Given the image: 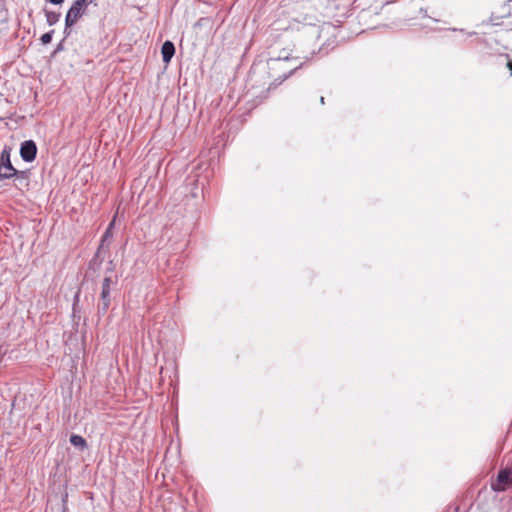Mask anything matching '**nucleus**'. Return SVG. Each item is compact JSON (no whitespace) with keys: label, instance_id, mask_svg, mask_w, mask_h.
<instances>
[{"label":"nucleus","instance_id":"nucleus-1","mask_svg":"<svg viewBox=\"0 0 512 512\" xmlns=\"http://www.w3.org/2000/svg\"><path fill=\"white\" fill-rule=\"evenodd\" d=\"M94 1L95 0H75L73 2L65 17V31L78 22L86 13L88 5Z\"/></svg>","mask_w":512,"mask_h":512},{"label":"nucleus","instance_id":"nucleus-2","mask_svg":"<svg viewBox=\"0 0 512 512\" xmlns=\"http://www.w3.org/2000/svg\"><path fill=\"white\" fill-rule=\"evenodd\" d=\"M111 278L105 277L101 286L100 303L98 305V312L105 314L109 309L111 303Z\"/></svg>","mask_w":512,"mask_h":512},{"label":"nucleus","instance_id":"nucleus-3","mask_svg":"<svg viewBox=\"0 0 512 512\" xmlns=\"http://www.w3.org/2000/svg\"><path fill=\"white\" fill-rule=\"evenodd\" d=\"M512 484V471L508 468L499 471L496 481L491 484V487L496 492L505 491L509 485Z\"/></svg>","mask_w":512,"mask_h":512},{"label":"nucleus","instance_id":"nucleus-4","mask_svg":"<svg viewBox=\"0 0 512 512\" xmlns=\"http://www.w3.org/2000/svg\"><path fill=\"white\" fill-rule=\"evenodd\" d=\"M37 146L33 140L24 141L20 147V156L25 162H32L36 158Z\"/></svg>","mask_w":512,"mask_h":512},{"label":"nucleus","instance_id":"nucleus-5","mask_svg":"<svg viewBox=\"0 0 512 512\" xmlns=\"http://www.w3.org/2000/svg\"><path fill=\"white\" fill-rule=\"evenodd\" d=\"M164 63H169L175 54V46L171 41H165L161 48Z\"/></svg>","mask_w":512,"mask_h":512},{"label":"nucleus","instance_id":"nucleus-6","mask_svg":"<svg viewBox=\"0 0 512 512\" xmlns=\"http://www.w3.org/2000/svg\"><path fill=\"white\" fill-rule=\"evenodd\" d=\"M24 172H20L16 170L13 165L11 166H5L0 165V180L3 179H10L16 175H22Z\"/></svg>","mask_w":512,"mask_h":512},{"label":"nucleus","instance_id":"nucleus-7","mask_svg":"<svg viewBox=\"0 0 512 512\" xmlns=\"http://www.w3.org/2000/svg\"><path fill=\"white\" fill-rule=\"evenodd\" d=\"M45 16H46L47 24L49 26H53L59 21V19L61 17V13L56 12V11L45 10Z\"/></svg>","mask_w":512,"mask_h":512},{"label":"nucleus","instance_id":"nucleus-8","mask_svg":"<svg viewBox=\"0 0 512 512\" xmlns=\"http://www.w3.org/2000/svg\"><path fill=\"white\" fill-rule=\"evenodd\" d=\"M70 443L75 446V447H79L81 449H84L87 447V443H86V440L80 436V435H76V434H73L71 435L70 437Z\"/></svg>","mask_w":512,"mask_h":512},{"label":"nucleus","instance_id":"nucleus-9","mask_svg":"<svg viewBox=\"0 0 512 512\" xmlns=\"http://www.w3.org/2000/svg\"><path fill=\"white\" fill-rule=\"evenodd\" d=\"M501 18L512 17V0H508L500 9Z\"/></svg>","mask_w":512,"mask_h":512},{"label":"nucleus","instance_id":"nucleus-10","mask_svg":"<svg viewBox=\"0 0 512 512\" xmlns=\"http://www.w3.org/2000/svg\"><path fill=\"white\" fill-rule=\"evenodd\" d=\"M0 165H5V166H11V161H10V151L7 150V149H4L1 153V158H0Z\"/></svg>","mask_w":512,"mask_h":512},{"label":"nucleus","instance_id":"nucleus-11","mask_svg":"<svg viewBox=\"0 0 512 512\" xmlns=\"http://www.w3.org/2000/svg\"><path fill=\"white\" fill-rule=\"evenodd\" d=\"M53 33H54V30H51V31H49V32H47V33H45V34H43V35L41 36V38H40L41 43H42L43 45H47V44H49V43L52 41Z\"/></svg>","mask_w":512,"mask_h":512},{"label":"nucleus","instance_id":"nucleus-12","mask_svg":"<svg viewBox=\"0 0 512 512\" xmlns=\"http://www.w3.org/2000/svg\"><path fill=\"white\" fill-rule=\"evenodd\" d=\"M113 225H114V220L112 222H110L108 228L106 229V231L102 237V243L100 245V248H102L104 246V242L111 236V230L113 228Z\"/></svg>","mask_w":512,"mask_h":512},{"label":"nucleus","instance_id":"nucleus-13","mask_svg":"<svg viewBox=\"0 0 512 512\" xmlns=\"http://www.w3.org/2000/svg\"><path fill=\"white\" fill-rule=\"evenodd\" d=\"M507 67H508V69L510 70V72H511V74H512V61H509V62L507 63Z\"/></svg>","mask_w":512,"mask_h":512},{"label":"nucleus","instance_id":"nucleus-14","mask_svg":"<svg viewBox=\"0 0 512 512\" xmlns=\"http://www.w3.org/2000/svg\"><path fill=\"white\" fill-rule=\"evenodd\" d=\"M324 101H325V99H324V97L322 96V97L320 98V102H321V104H324Z\"/></svg>","mask_w":512,"mask_h":512},{"label":"nucleus","instance_id":"nucleus-15","mask_svg":"<svg viewBox=\"0 0 512 512\" xmlns=\"http://www.w3.org/2000/svg\"><path fill=\"white\" fill-rule=\"evenodd\" d=\"M78 298H79V296H78V294H76L75 295V302L78 301Z\"/></svg>","mask_w":512,"mask_h":512}]
</instances>
